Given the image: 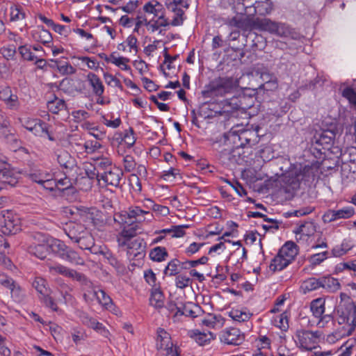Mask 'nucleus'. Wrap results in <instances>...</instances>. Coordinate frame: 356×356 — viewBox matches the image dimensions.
Segmentation results:
<instances>
[{
  "label": "nucleus",
  "mask_w": 356,
  "mask_h": 356,
  "mask_svg": "<svg viewBox=\"0 0 356 356\" xmlns=\"http://www.w3.org/2000/svg\"><path fill=\"white\" fill-rule=\"evenodd\" d=\"M275 29V30L273 34H275L279 37L293 38V35L295 34L294 31L289 25H287L285 23L277 22Z\"/></svg>",
  "instance_id": "nucleus-38"
},
{
  "label": "nucleus",
  "mask_w": 356,
  "mask_h": 356,
  "mask_svg": "<svg viewBox=\"0 0 356 356\" xmlns=\"http://www.w3.org/2000/svg\"><path fill=\"white\" fill-rule=\"evenodd\" d=\"M64 260L67 261L68 262L74 264V265H83L84 260L82 257L79 256V254L74 251V250L69 248L66 254L64 255V257L62 258Z\"/></svg>",
  "instance_id": "nucleus-47"
},
{
  "label": "nucleus",
  "mask_w": 356,
  "mask_h": 356,
  "mask_svg": "<svg viewBox=\"0 0 356 356\" xmlns=\"http://www.w3.org/2000/svg\"><path fill=\"white\" fill-rule=\"evenodd\" d=\"M105 60L115 65L122 70L129 71L131 70L130 66L128 65L129 59L122 56H117L115 53H112L108 57H106Z\"/></svg>",
  "instance_id": "nucleus-28"
},
{
  "label": "nucleus",
  "mask_w": 356,
  "mask_h": 356,
  "mask_svg": "<svg viewBox=\"0 0 356 356\" xmlns=\"http://www.w3.org/2000/svg\"><path fill=\"white\" fill-rule=\"evenodd\" d=\"M302 178V175L298 174L296 172H291L286 176V181L290 184L292 188H298L300 179Z\"/></svg>",
  "instance_id": "nucleus-56"
},
{
  "label": "nucleus",
  "mask_w": 356,
  "mask_h": 356,
  "mask_svg": "<svg viewBox=\"0 0 356 356\" xmlns=\"http://www.w3.org/2000/svg\"><path fill=\"white\" fill-rule=\"evenodd\" d=\"M72 289L67 284L63 283L60 285L58 292V296L56 297V301L65 305H74L76 303V299L72 294Z\"/></svg>",
  "instance_id": "nucleus-15"
},
{
  "label": "nucleus",
  "mask_w": 356,
  "mask_h": 356,
  "mask_svg": "<svg viewBox=\"0 0 356 356\" xmlns=\"http://www.w3.org/2000/svg\"><path fill=\"white\" fill-rule=\"evenodd\" d=\"M342 95L346 98L351 104L356 106V92L353 88H345L343 90Z\"/></svg>",
  "instance_id": "nucleus-64"
},
{
  "label": "nucleus",
  "mask_w": 356,
  "mask_h": 356,
  "mask_svg": "<svg viewBox=\"0 0 356 356\" xmlns=\"http://www.w3.org/2000/svg\"><path fill=\"white\" fill-rule=\"evenodd\" d=\"M137 225H125L120 233L117 236L118 245H124L127 241L133 240L137 234Z\"/></svg>",
  "instance_id": "nucleus-21"
},
{
  "label": "nucleus",
  "mask_w": 356,
  "mask_h": 356,
  "mask_svg": "<svg viewBox=\"0 0 356 356\" xmlns=\"http://www.w3.org/2000/svg\"><path fill=\"white\" fill-rule=\"evenodd\" d=\"M320 331H310L305 329L298 330L294 336L297 347L301 350H311L318 343L322 336Z\"/></svg>",
  "instance_id": "nucleus-6"
},
{
  "label": "nucleus",
  "mask_w": 356,
  "mask_h": 356,
  "mask_svg": "<svg viewBox=\"0 0 356 356\" xmlns=\"http://www.w3.org/2000/svg\"><path fill=\"white\" fill-rule=\"evenodd\" d=\"M122 176V172L120 170L113 168L102 173L99 182L101 184V181H103L105 185L118 187L120 185Z\"/></svg>",
  "instance_id": "nucleus-13"
},
{
  "label": "nucleus",
  "mask_w": 356,
  "mask_h": 356,
  "mask_svg": "<svg viewBox=\"0 0 356 356\" xmlns=\"http://www.w3.org/2000/svg\"><path fill=\"white\" fill-rule=\"evenodd\" d=\"M76 316L79 318L80 321L84 325L90 327L95 318L90 316L88 313L82 310H77L76 312Z\"/></svg>",
  "instance_id": "nucleus-62"
},
{
  "label": "nucleus",
  "mask_w": 356,
  "mask_h": 356,
  "mask_svg": "<svg viewBox=\"0 0 356 356\" xmlns=\"http://www.w3.org/2000/svg\"><path fill=\"white\" fill-rule=\"evenodd\" d=\"M69 238L82 250H89L92 254L102 252V247L95 244V240L90 232L81 223L70 222L64 229Z\"/></svg>",
  "instance_id": "nucleus-1"
},
{
  "label": "nucleus",
  "mask_w": 356,
  "mask_h": 356,
  "mask_svg": "<svg viewBox=\"0 0 356 356\" xmlns=\"http://www.w3.org/2000/svg\"><path fill=\"white\" fill-rule=\"evenodd\" d=\"M181 262L176 259H172L165 266L163 273L167 276H175L179 274Z\"/></svg>",
  "instance_id": "nucleus-46"
},
{
  "label": "nucleus",
  "mask_w": 356,
  "mask_h": 356,
  "mask_svg": "<svg viewBox=\"0 0 356 356\" xmlns=\"http://www.w3.org/2000/svg\"><path fill=\"white\" fill-rule=\"evenodd\" d=\"M321 287V278L310 277L305 280L301 285V289L304 293L316 290Z\"/></svg>",
  "instance_id": "nucleus-48"
},
{
  "label": "nucleus",
  "mask_w": 356,
  "mask_h": 356,
  "mask_svg": "<svg viewBox=\"0 0 356 356\" xmlns=\"http://www.w3.org/2000/svg\"><path fill=\"white\" fill-rule=\"evenodd\" d=\"M32 285L40 295V299L45 305L51 308L53 311H58L56 302L53 298L50 296V289L47 286L46 280L40 277H37L34 279Z\"/></svg>",
  "instance_id": "nucleus-9"
},
{
  "label": "nucleus",
  "mask_w": 356,
  "mask_h": 356,
  "mask_svg": "<svg viewBox=\"0 0 356 356\" xmlns=\"http://www.w3.org/2000/svg\"><path fill=\"white\" fill-rule=\"evenodd\" d=\"M129 209L136 222H142L146 220L150 221L152 219V214L149 211L143 210L138 206H131Z\"/></svg>",
  "instance_id": "nucleus-27"
},
{
  "label": "nucleus",
  "mask_w": 356,
  "mask_h": 356,
  "mask_svg": "<svg viewBox=\"0 0 356 356\" xmlns=\"http://www.w3.org/2000/svg\"><path fill=\"white\" fill-rule=\"evenodd\" d=\"M119 247L126 250L130 257H136L144 250L143 241L140 238L127 241L125 245Z\"/></svg>",
  "instance_id": "nucleus-19"
},
{
  "label": "nucleus",
  "mask_w": 356,
  "mask_h": 356,
  "mask_svg": "<svg viewBox=\"0 0 356 356\" xmlns=\"http://www.w3.org/2000/svg\"><path fill=\"white\" fill-rule=\"evenodd\" d=\"M149 256L152 261L161 262L165 260L168 254L165 248L156 247L150 250Z\"/></svg>",
  "instance_id": "nucleus-42"
},
{
  "label": "nucleus",
  "mask_w": 356,
  "mask_h": 356,
  "mask_svg": "<svg viewBox=\"0 0 356 356\" xmlns=\"http://www.w3.org/2000/svg\"><path fill=\"white\" fill-rule=\"evenodd\" d=\"M134 24L141 28L145 26L149 33H154L156 32L158 33V30L154 26V24H152L151 21L145 15L138 14L134 18Z\"/></svg>",
  "instance_id": "nucleus-37"
},
{
  "label": "nucleus",
  "mask_w": 356,
  "mask_h": 356,
  "mask_svg": "<svg viewBox=\"0 0 356 356\" xmlns=\"http://www.w3.org/2000/svg\"><path fill=\"white\" fill-rule=\"evenodd\" d=\"M143 10L145 14L152 15L149 19L154 24L159 34H162L163 31L168 29L165 9L160 2L156 0L149 1L143 5Z\"/></svg>",
  "instance_id": "nucleus-5"
},
{
  "label": "nucleus",
  "mask_w": 356,
  "mask_h": 356,
  "mask_svg": "<svg viewBox=\"0 0 356 356\" xmlns=\"http://www.w3.org/2000/svg\"><path fill=\"white\" fill-rule=\"evenodd\" d=\"M10 291L11 298L17 302H22L25 297V293L22 287L15 282L8 288Z\"/></svg>",
  "instance_id": "nucleus-49"
},
{
  "label": "nucleus",
  "mask_w": 356,
  "mask_h": 356,
  "mask_svg": "<svg viewBox=\"0 0 356 356\" xmlns=\"http://www.w3.org/2000/svg\"><path fill=\"white\" fill-rule=\"evenodd\" d=\"M239 86L237 79L232 76H218L211 80L202 91L204 98L222 97L233 93Z\"/></svg>",
  "instance_id": "nucleus-4"
},
{
  "label": "nucleus",
  "mask_w": 356,
  "mask_h": 356,
  "mask_svg": "<svg viewBox=\"0 0 356 356\" xmlns=\"http://www.w3.org/2000/svg\"><path fill=\"white\" fill-rule=\"evenodd\" d=\"M256 133L252 130H243L238 134V139L240 142V146L245 147L254 143L256 140Z\"/></svg>",
  "instance_id": "nucleus-34"
},
{
  "label": "nucleus",
  "mask_w": 356,
  "mask_h": 356,
  "mask_svg": "<svg viewBox=\"0 0 356 356\" xmlns=\"http://www.w3.org/2000/svg\"><path fill=\"white\" fill-rule=\"evenodd\" d=\"M86 81L94 95L102 97L104 92V86L101 79L95 73L89 72L86 75Z\"/></svg>",
  "instance_id": "nucleus-14"
},
{
  "label": "nucleus",
  "mask_w": 356,
  "mask_h": 356,
  "mask_svg": "<svg viewBox=\"0 0 356 356\" xmlns=\"http://www.w3.org/2000/svg\"><path fill=\"white\" fill-rule=\"evenodd\" d=\"M328 257V252L327 251H323L320 253H316L312 254L309 258V262L314 265H319L321 263H322L323 261H325Z\"/></svg>",
  "instance_id": "nucleus-61"
},
{
  "label": "nucleus",
  "mask_w": 356,
  "mask_h": 356,
  "mask_svg": "<svg viewBox=\"0 0 356 356\" xmlns=\"http://www.w3.org/2000/svg\"><path fill=\"white\" fill-rule=\"evenodd\" d=\"M277 22L273 21L269 18H255L254 29L267 31L271 34L274 33Z\"/></svg>",
  "instance_id": "nucleus-26"
},
{
  "label": "nucleus",
  "mask_w": 356,
  "mask_h": 356,
  "mask_svg": "<svg viewBox=\"0 0 356 356\" xmlns=\"http://www.w3.org/2000/svg\"><path fill=\"white\" fill-rule=\"evenodd\" d=\"M10 20L17 21L25 18V13L19 6H13L10 7Z\"/></svg>",
  "instance_id": "nucleus-58"
},
{
  "label": "nucleus",
  "mask_w": 356,
  "mask_h": 356,
  "mask_svg": "<svg viewBox=\"0 0 356 356\" xmlns=\"http://www.w3.org/2000/svg\"><path fill=\"white\" fill-rule=\"evenodd\" d=\"M33 38L44 44H48L52 41L51 33L44 29L43 26H38L31 31Z\"/></svg>",
  "instance_id": "nucleus-24"
},
{
  "label": "nucleus",
  "mask_w": 356,
  "mask_h": 356,
  "mask_svg": "<svg viewBox=\"0 0 356 356\" xmlns=\"http://www.w3.org/2000/svg\"><path fill=\"white\" fill-rule=\"evenodd\" d=\"M20 173L17 172L9 165H6L0 169V180L11 186H15L18 183Z\"/></svg>",
  "instance_id": "nucleus-16"
},
{
  "label": "nucleus",
  "mask_w": 356,
  "mask_h": 356,
  "mask_svg": "<svg viewBox=\"0 0 356 356\" xmlns=\"http://www.w3.org/2000/svg\"><path fill=\"white\" fill-rule=\"evenodd\" d=\"M170 10L174 13V15L171 20L168 17V28L170 26H177L181 25L184 20V10L181 8H174L170 9Z\"/></svg>",
  "instance_id": "nucleus-41"
},
{
  "label": "nucleus",
  "mask_w": 356,
  "mask_h": 356,
  "mask_svg": "<svg viewBox=\"0 0 356 356\" xmlns=\"http://www.w3.org/2000/svg\"><path fill=\"white\" fill-rule=\"evenodd\" d=\"M125 44L129 48L128 52L136 56L138 51V40L136 36L133 35H129L125 40Z\"/></svg>",
  "instance_id": "nucleus-54"
},
{
  "label": "nucleus",
  "mask_w": 356,
  "mask_h": 356,
  "mask_svg": "<svg viewBox=\"0 0 356 356\" xmlns=\"http://www.w3.org/2000/svg\"><path fill=\"white\" fill-rule=\"evenodd\" d=\"M114 220L122 225H133L134 223L136 222L132 214H131L129 208L127 210L122 211L116 213L114 216Z\"/></svg>",
  "instance_id": "nucleus-30"
},
{
  "label": "nucleus",
  "mask_w": 356,
  "mask_h": 356,
  "mask_svg": "<svg viewBox=\"0 0 356 356\" xmlns=\"http://www.w3.org/2000/svg\"><path fill=\"white\" fill-rule=\"evenodd\" d=\"M225 24L232 28L251 31L254 28L255 18L245 14H237L232 18H228Z\"/></svg>",
  "instance_id": "nucleus-10"
},
{
  "label": "nucleus",
  "mask_w": 356,
  "mask_h": 356,
  "mask_svg": "<svg viewBox=\"0 0 356 356\" xmlns=\"http://www.w3.org/2000/svg\"><path fill=\"white\" fill-rule=\"evenodd\" d=\"M47 108L50 112L56 114L65 110L66 104L63 99L55 97L54 99L48 101Z\"/></svg>",
  "instance_id": "nucleus-44"
},
{
  "label": "nucleus",
  "mask_w": 356,
  "mask_h": 356,
  "mask_svg": "<svg viewBox=\"0 0 356 356\" xmlns=\"http://www.w3.org/2000/svg\"><path fill=\"white\" fill-rule=\"evenodd\" d=\"M0 99L5 102L10 109H17L19 106L18 97L13 94L9 87H5L0 90Z\"/></svg>",
  "instance_id": "nucleus-18"
},
{
  "label": "nucleus",
  "mask_w": 356,
  "mask_h": 356,
  "mask_svg": "<svg viewBox=\"0 0 356 356\" xmlns=\"http://www.w3.org/2000/svg\"><path fill=\"white\" fill-rule=\"evenodd\" d=\"M49 248L48 243L36 244L35 243H29L27 250L30 254L40 259H44L49 252Z\"/></svg>",
  "instance_id": "nucleus-25"
},
{
  "label": "nucleus",
  "mask_w": 356,
  "mask_h": 356,
  "mask_svg": "<svg viewBox=\"0 0 356 356\" xmlns=\"http://www.w3.org/2000/svg\"><path fill=\"white\" fill-rule=\"evenodd\" d=\"M316 232V227L313 222H305L300 225L293 232L296 234V239L299 243H307L309 238Z\"/></svg>",
  "instance_id": "nucleus-12"
},
{
  "label": "nucleus",
  "mask_w": 356,
  "mask_h": 356,
  "mask_svg": "<svg viewBox=\"0 0 356 356\" xmlns=\"http://www.w3.org/2000/svg\"><path fill=\"white\" fill-rule=\"evenodd\" d=\"M49 246L51 250L61 259L64 257V255L69 249V247H67L62 241L58 239H54Z\"/></svg>",
  "instance_id": "nucleus-43"
},
{
  "label": "nucleus",
  "mask_w": 356,
  "mask_h": 356,
  "mask_svg": "<svg viewBox=\"0 0 356 356\" xmlns=\"http://www.w3.org/2000/svg\"><path fill=\"white\" fill-rule=\"evenodd\" d=\"M337 321L339 325H343L327 335V340L330 343L348 337L354 332L356 327V303L350 300L341 311Z\"/></svg>",
  "instance_id": "nucleus-2"
},
{
  "label": "nucleus",
  "mask_w": 356,
  "mask_h": 356,
  "mask_svg": "<svg viewBox=\"0 0 356 356\" xmlns=\"http://www.w3.org/2000/svg\"><path fill=\"white\" fill-rule=\"evenodd\" d=\"M201 324L209 328L220 327L223 325V319L220 316L209 314L202 318Z\"/></svg>",
  "instance_id": "nucleus-29"
},
{
  "label": "nucleus",
  "mask_w": 356,
  "mask_h": 356,
  "mask_svg": "<svg viewBox=\"0 0 356 356\" xmlns=\"http://www.w3.org/2000/svg\"><path fill=\"white\" fill-rule=\"evenodd\" d=\"M227 3L236 14H245L252 17L257 14L267 15L273 10L270 0H227Z\"/></svg>",
  "instance_id": "nucleus-3"
},
{
  "label": "nucleus",
  "mask_w": 356,
  "mask_h": 356,
  "mask_svg": "<svg viewBox=\"0 0 356 356\" xmlns=\"http://www.w3.org/2000/svg\"><path fill=\"white\" fill-rule=\"evenodd\" d=\"M188 225H181L173 226L170 229H163L160 230L161 234H169L172 237L179 238L185 235V229L188 228Z\"/></svg>",
  "instance_id": "nucleus-45"
},
{
  "label": "nucleus",
  "mask_w": 356,
  "mask_h": 356,
  "mask_svg": "<svg viewBox=\"0 0 356 356\" xmlns=\"http://www.w3.org/2000/svg\"><path fill=\"white\" fill-rule=\"evenodd\" d=\"M122 161L126 172H132L136 168V162L131 155L122 156Z\"/></svg>",
  "instance_id": "nucleus-59"
},
{
  "label": "nucleus",
  "mask_w": 356,
  "mask_h": 356,
  "mask_svg": "<svg viewBox=\"0 0 356 356\" xmlns=\"http://www.w3.org/2000/svg\"><path fill=\"white\" fill-rule=\"evenodd\" d=\"M192 282L193 280L184 274H179L176 275L175 280V284L176 287L180 289H184L191 286Z\"/></svg>",
  "instance_id": "nucleus-51"
},
{
  "label": "nucleus",
  "mask_w": 356,
  "mask_h": 356,
  "mask_svg": "<svg viewBox=\"0 0 356 356\" xmlns=\"http://www.w3.org/2000/svg\"><path fill=\"white\" fill-rule=\"evenodd\" d=\"M27 176L31 180L40 185L43 184L44 180L47 181L48 179H51V174L49 172L40 169L32 170Z\"/></svg>",
  "instance_id": "nucleus-33"
},
{
  "label": "nucleus",
  "mask_w": 356,
  "mask_h": 356,
  "mask_svg": "<svg viewBox=\"0 0 356 356\" xmlns=\"http://www.w3.org/2000/svg\"><path fill=\"white\" fill-rule=\"evenodd\" d=\"M0 228L3 234H15L20 230L19 217L12 211L3 210L0 216Z\"/></svg>",
  "instance_id": "nucleus-8"
},
{
  "label": "nucleus",
  "mask_w": 356,
  "mask_h": 356,
  "mask_svg": "<svg viewBox=\"0 0 356 356\" xmlns=\"http://www.w3.org/2000/svg\"><path fill=\"white\" fill-rule=\"evenodd\" d=\"M290 263L277 252L276 256L271 260L268 268L270 271L275 273L284 269Z\"/></svg>",
  "instance_id": "nucleus-31"
},
{
  "label": "nucleus",
  "mask_w": 356,
  "mask_h": 356,
  "mask_svg": "<svg viewBox=\"0 0 356 356\" xmlns=\"http://www.w3.org/2000/svg\"><path fill=\"white\" fill-rule=\"evenodd\" d=\"M144 278L145 282L152 286V289L159 288V282L157 281L156 274L152 269H147L144 271Z\"/></svg>",
  "instance_id": "nucleus-52"
},
{
  "label": "nucleus",
  "mask_w": 356,
  "mask_h": 356,
  "mask_svg": "<svg viewBox=\"0 0 356 356\" xmlns=\"http://www.w3.org/2000/svg\"><path fill=\"white\" fill-rule=\"evenodd\" d=\"M310 309L314 317H321L322 315H323L325 310V299L318 298L312 300L310 304Z\"/></svg>",
  "instance_id": "nucleus-32"
},
{
  "label": "nucleus",
  "mask_w": 356,
  "mask_h": 356,
  "mask_svg": "<svg viewBox=\"0 0 356 356\" xmlns=\"http://www.w3.org/2000/svg\"><path fill=\"white\" fill-rule=\"evenodd\" d=\"M356 344L355 339H350L347 340L340 348V354L339 356H350L353 353V348Z\"/></svg>",
  "instance_id": "nucleus-53"
},
{
  "label": "nucleus",
  "mask_w": 356,
  "mask_h": 356,
  "mask_svg": "<svg viewBox=\"0 0 356 356\" xmlns=\"http://www.w3.org/2000/svg\"><path fill=\"white\" fill-rule=\"evenodd\" d=\"M18 51L24 60L34 61L36 59V56L31 52L30 47L26 45L20 46Z\"/></svg>",
  "instance_id": "nucleus-60"
},
{
  "label": "nucleus",
  "mask_w": 356,
  "mask_h": 356,
  "mask_svg": "<svg viewBox=\"0 0 356 356\" xmlns=\"http://www.w3.org/2000/svg\"><path fill=\"white\" fill-rule=\"evenodd\" d=\"M89 327L94 330L95 331H96L97 332H98L99 334H100L101 335L106 338H108L110 336V332L108 330H107L102 323H99L95 318L94 319V321H92Z\"/></svg>",
  "instance_id": "nucleus-57"
},
{
  "label": "nucleus",
  "mask_w": 356,
  "mask_h": 356,
  "mask_svg": "<svg viewBox=\"0 0 356 356\" xmlns=\"http://www.w3.org/2000/svg\"><path fill=\"white\" fill-rule=\"evenodd\" d=\"M176 347L174 346L169 333L163 329L157 331L156 348L158 351Z\"/></svg>",
  "instance_id": "nucleus-20"
},
{
  "label": "nucleus",
  "mask_w": 356,
  "mask_h": 356,
  "mask_svg": "<svg viewBox=\"0 0 356 356\" xmlns=\"http://www.w3.org/2000/svg\"><path fill=\"white\" fill-rule=\"evenodd\" d=\"M220 341L228 345L238 346L244 341V336L237 328H228L222 332Z\"/></svg>",
  "instance_id": "nucleus-11"
},
{
  "label": "nucleus",
  "mask_w": 356,
  "mask_h": 356,
  "mask_svg": "<svg viewBox=\"0 0 356 356\" xmlns=\"http://www.w3.org/2000/svg\"><path fill=\"white\" fill-rule=\"evenodd\" d=\"M168 309L172 314V317L175 321L179 320V317L182 316H189L192 318L197 317V315L195 314V311L189 308L188 307H184L182 308L177 306L175 304L170 303L168 305Z\"/></svg>",
  "instance_id": "nucleus-22"
},
{
  "label": "nucleus",
  "mask_w": 356,
  "mask_h": 356,
  "mask_svg": "<svg viewBox=\"0 0 356 356\" xmlns=\"http://www.w3.org/2000/svg\"><path fill=\"white\" fill-rule=\"evenodd\" d=\"M151 305L156 308H161L164 305V296L159 288L152 289L151 297L149 299Z\"/></svg>",
  "instance_id": "nucleus-39"
},
{
  "label": "nucleus",
  "mask_w": 356,
  "mask_h": 356,
  "mask_svg": "<svg viewBox=\"0 0 356 356\" xmlns=\"http://www.w3.org/2000/svg\"><path fill=\"white\" fill-rule=\"evenodd\" d=\"M252 314L246 311L241 309H232L229 312V316L236 321L238 322H245L248 321Z\"/></svg>",
  "instance_id": "nucleus-50"
},
{
  "label": "nucleus",
  "mask_w": 356,
  "mask_h": 356,
  "mask_svg": "<svg viewBox=\"0 0 356 356\" xmlns=\"http://www.w3.org/2000/svg\"><path fill=\"white\" fill-rule=\"evenodd\" d=\"M321 287L330 292H334L339 289L340 284L338 280L332 277H323L321 278Z\"/></svg>",
  "instance_id": "nucleus-36"
},
{
  "label": "nucleus",
  "mask_w": 356,
  "mask_h": 356,
  "mask_svg": "<svg viewBox=\"0 0 356 356\" xmlns=\"http://www.w3.org/2000/svg\"><path fill=\"white\" fill-rule=\"evenodd\" d=\"M255 346L258 348L259 351L262 349L270 350L271 348V341L266 336H259L254 341Z\"/></svg>",
  "instance_id": "nucleus-55"
},
{
  "label": "nucleus",
  "mask_w": 356,
  "mask_h": 356,
  "mask_svg": "<svg viewBox=\"0 0 356 356\" xmlns=\"http://www.w3.org/2000/svg\"><path fill=\"white\" fill-rule=\"evenodd\" d=\"M57 161L61 166L65 168H71L74 164V159L65 150H61L58 152Z\"/></svg>",
  "instance_id": "nucleus-40"
},
{
  "label": "nucleus",
  "mask_w": 356,
  "mask_h": 356,
  "mask_svg": "<svg viewBox=\"0 0 356 356\" xmlns=\"http://www.w3.org/2000/svg\"><path fill=\"white\" fill-rule=\"evenodd\" d=\"M92 296H96V300L104 309L115 312V307L112 299L104 291L99 289H94L92 290Z\"/></svg>",
  "instance_id": "nucleus-23"
},
{
  "label": "nucleus",
  "mask_w": 356,
  "mask_h": 356,
  "mask_svg": "<svg viewBox=\"0 0 356 356\" xmlns=\"http://www.w3.org/2000/svg\"><path fill=\"white\" fill-rule=\"evenodd\" d=\"M191 337L200 346L205 345L210 341L214 339V335L212 332H201L198 330H193L191 332Z\"/></svg>",
  "instance_id": "nucleus-35"
},
{
  "label": "nucleus",
  "mask_w": 356,
  "mask_h": 356,
  "mask_svg": "<svg viewBox=\"0 0 356 356\" xmlns=\"http://www.w3.org/2000/svg\"><path fill=\"white\" fill-rule=\"evenodd\" d=\"M46 266L48 268L49 273L52 275H61L76 280L86 286H89L90 284V281L83 274L69 268L60 263L47 260Z\"/></svg>",
  "instance_id": "nucleus-7"
},
{
  "label": "nucleus",
  "mask_w": 356,
  "mask_h": 356,
  "mask_svg": "<svg viewBox=\"0 0 356 356\" xmlns=\"http://www.w3.org/2000/svg\"><path fill=\"white\" fill-rule=\"evenodd\" d=\"M299 249L297 245L293 241L286 242L278 251V253L290 264L294 261L298 255Z\"/></svg>",
  "instance_id": "nucleus-17"
},
{
  "label": "nucleus",
  "mask_w": 356,
  "mask_h": 356,
  "mask_svg": "<svg viewBox=\"0 0 356 356\" xmlns=\"http://www.w3.org/2000/svg\"><path fill=\"white\" fill-rule=\"evenodd\" d=\"M318 318L317 326L320 328L330 327L333 325V317L330 314L322 315Z\"/></svg>",
  "instance_id": "nucleus-63"
}]
</instances>
